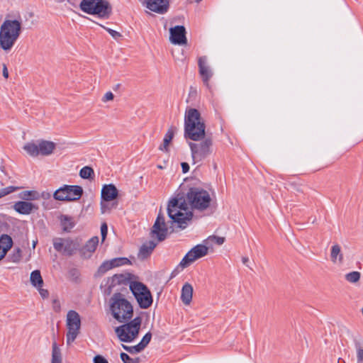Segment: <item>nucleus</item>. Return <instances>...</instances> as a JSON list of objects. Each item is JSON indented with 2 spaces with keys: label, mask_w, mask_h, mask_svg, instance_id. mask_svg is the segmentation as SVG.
<instances>
[{
  "label": "nucleus",
  "mask_w": 363,
  "mask_h": 363,
  "mask_svg": "<svg viewBox=\"0 0 363 363\" xmlns=\"http://www.w3.org/2000/svg\"><path fill=\"white\" fill-rule=\"evenodd\" d=\"M211 199L208 192L203 189L190 188L186 195L178 194L169 200L167 205V214L170 220L167 223L162 211H159L156 220L151 230V237L157 242L166 239L169 229H184L193 218V213L189 209L203 211L210 206Z\"/></svg>",
  "instance_id": "nucleus-1"
},
{
  "label": "nucleus",
  "mask_w": 363,
  "mask_h": 363,
  "mask_svg": "<svg viewBox=\"0 0 363 363\" xmlns=\"http://www.w3.org/2000/svg\"><path fill=\"white\" fill-rule=\"evenodd\" d=\"M205 124L201 114L196 108L186 111L184 117V137L194 141H199L205 136Z\"/></svg>",
  "instance_id": "nucleus-2"
},
{
  "label": "nucleus",
  "mask_w": 363,
  "mask_h": 363,
  "mask_svg": "<svg viewBox=\"0 0 363 363\" xmlns=\"http://www.w3.org/2000/svg\"><path fill=\"white\" fill-rule=\"evenodd\" d=\"M21 23L17 20H6L0 27V47L4 51L10 50L18 38Z\"/></svg>",
  "instance_id": "nucleus-3"
},
{
  "label": "nucleus",
  "mask_w": 363,
  "mask_h": 363,
  "mask_svg": "<svg viewBox=\"0 0 363 363\" xmlns=\"http://www.w3.org/2000/svg\"><path fill=\"white\" fill-rule=\"evenodd\" d=\"M110 309L113 318L120 323L130 320L133 314L131 303L121 293L114 294L110 298Z\"/></svg>",
  "instance_id": "nucleus-4"
},
{
  "label": "nucleus",
  "mask_w": 363,
  "mask_h": 363,
  "mask_svg": "<svg viewBox=\"0 0 363 363\" xmlns=\"http://www.w3.org/2000/svg\"><path fill=\"white\" fill-rule=\"evenodd\" d=\"M79 7L84 13L102 18H108L112 11L110 4L105 0H82Z\"/></svg>",
  "instance_id": "nucleus-5"
},
{
  "label": "nucleus",
  "mask_w": 363,
  "mask_h": 363,
  "mask_svg": "<svg viewBox=\"0 0 363 363\" xmlns=\"http://www.w3.org/2000/svg\"><path fill=\"white\" fill-rule=\"evenodd\" d=\"M140 325L141 318L136 317L128 323L117 327L115 332L121 341L130 342L138 336Z\"/></svg>",
  "instance_id": "nucleus-6"
},
{
  "label": "nucleus",
  "mask_w": 363,
  "mask_h": 363,
  "mask_svg": "<svg viewBox=\"0 0 363 363\" xmlns=\"http://www.w3.org/2000/svg\"><path fill=\"white\" fill-rule=\"evenodd\" d=\"M194 163L200 162L213 152V141L211 138H206L201 143H189Z\"/></svg>",
  "instance_id": "nucleus-7"
},
{
  "label": "nucleus",
  "mask_w": 363,
  "mask_h": 363,
  "mask_svg": "<svg viewBox=\"0 0 363 363\" xmlns=\"http://www.w3.org/2000/svg\"><path fill=\"white\" fill-rule=\"evenodd\" d=\"M82 194L83 189L80 186L65 184L54 192L53 197L57 201H75L82 197Z\"/></svg>",
  "instance_id": "nucleus-8"
},
{
  "label": "nucleus",
  "mask_w": 363,
  "mask_h": 363,
  "mask_svg": "<svg viewBox=\"0 0 363 363\" xmlns=\"http://www.w3.org/2000/svg\"><path fill=\"white\" fill-rule=\"evenodd\" d=\"M67 328L66 335L67 344L72 343L79 333L81 327V319L79 313L75 311H69L67 314Z\"/></svg>",
  "instance_id": "nucleus-9"
},
{
  "label": "nucleus",
  "mask_w": 363,
  "mask_h": 363,
  "mask_svg": "<svg viewBox=\"0 0 363 363\" xmlns=\"http://www.w3.org/2000/svg\"><path fill=\"white\" fill-rule=\"evenodd\" d=\"M208 247L207 245H197L191 248L184 257L180 262L182 267H186L192 262L200 259L208 254Z\"/></svg>",
  "instance_id": "nucleus-10"
},
{
  "label": "nucleus",
  "mask_w": 363,
  "mask_h": 363,
  "mask_svg": "<svg viewBox=\"0 0 363 363\" xmlns=\"http://www.w3.org/2000/svg\"><path fill=\"white\" fill-rule=\"evenodd\" d=\"M199 72L201 77L202 82L205 86L209 88V81L213 75V72L208 65L206 56L200 57L198 60Z\"/></svg>",
  "instance_id": "nucleus-11"
},
{
  "label": "nucleus",
  "mask_w": 363,
  "mask_h": 363,
  "mask_svg": "<svg viewBox=\"0 0 363 363\" xmlns=\"http://www.w3.org/2000/svg\"><path fill=\"white\" fill-rule=\"evenodd\" d=\"M170 41L175 45H184L186 43V30L183 26H176L171 28Z\"/></svg>",
  "instance_id": "nucleus-12"
},
{
  "label": "nucleus",
  "mask_w": 363,
  "mask_h": 363,
  "mask_svg": "<svg viewBox=\"0 0 363 363\" xmlns=\"http://www.w3.org/2000/svg\"><path fill=\"white\" fill-rule=\"evenodd\" d=\"M143 4L151 11L163 14L169 9L168 0H144Z\"/></svg>",
  "instance_id": "nucleus-13"
},
{
  "label": "nucleus",
  "mask_w": 363,
  "mask_h": 363,
  "mask_svg": "<svg viewBox=\"0 0 363 363\" xmlns=\"http://www.w3.org/2000/svg\"><path fill=\"white\" fill-rule=\"evenodd\" d=\"M118 191L112 184H104L101 189V197L105 201H111L118 197Z\"/></svg>",
  "instance_id": "nucleus-14"
},
{
  "label": "nucleus",
  "mask_w": 363,
  "mask_h": 363,
  "mask_svg": "<svg viewBox=\"0 0 363 363\" xmlns=\"http://www.w3.org/2000/svg\"><path fill=\"white\" fill-rule=\"evenodd\" d=\"M157 245V242H155L154 240H150L143 244L139 250L138 258L144 260L150 257Z\"/></svg>",
  "instance_id": "nucleus-15"
},
{
  "label": "nucleus",
  "mask_w": 363,
  "mask_h": 363,
  "mask_svg": "<svg viewBox=\"0 0 363 363\" xmlns=\"http://www.w3.org/2000/svg\"><path fill=\"white\" fill-rule=\"evenodd\" d=\"M140 307L143 309L149 308L152 303V297L150 290L146 288L139 296L135 297Z\"/></svg>",
  "instance_id": "nucleus-16"
},
{
  "label": "nucleus",
  "mask_w": 363,
  "mask_h": 363,
  "mask_svg": "<svg viewBox=\"0 0 363 363\" xmlns=\"http://www.w3.org/2000/svg\"><path fill=\"white\" fill-rule=\"evenodd\" d=\"M12 245L13 240L9 235L4 234L0 237V260L5 257Z\"/></svg>",
  "instance_id": "nucleus-17"
},
{
  "label": "nucleus",
  "mask_w": 363,
  "mask_h": 363,
  "mask_svg": "<svg viewBox=\"0 0 363 363\" xmlns=\"http://www.w3.org/2000/svg\"><path fill=\"white\" fill-rule=\"evenodd\" d=\"M38 145L40 155L43 156L51 155L55 148V143L48 140H40Z\"/></svg>",
  "instance_id": "nucleus-18"
},
{
  "label": "nucleus",
  "mask_w": 363,
  "mask_h": 363,
  "mask_svg": "<svg viewBox=\"0 0 363 363\" xmlns=\"http://www.w3.org/2000/svg\"><path fill=\"white\" fill-rule=\"evenodd\" d=\"M193 287L189 283H185L182 289L181 299L185 305H189L192 300Z\"/></svg>",
  "instance_id": "nucleus-19"
},
{
  "label": "nucleus",
  "mask_w": 363,
  "mask_h": 363,
  "mask_svg": "<svg viewBox=\"0 0 363 363\" xmlns=\"http://www.w3.org/2000/svg\"><path fill=\"white\" fill-rule=\"evenodd\" d=\"M35 206L28 201H18L14 204V209L21 214H29Z\"/></svg>",
  "instance_id": "nucleus-20"
},
{
  "label": "nucleus",
  "mask_w": 363,
  "mask_h": 363,
  "mask_svg": "<svg viewBox=\"0 0 363 363\" xmlns=\"http://www.w3.org/2000/svg\"><path fill=\"white\" fill-rule=\"evenodd\" d=\"M330 259L333 263H342L343 255L341 252L340 246L337 244L333 245L331 247Z\"/></svg>",
  "instance_id": "nucleus-21"
},
{
  "label": "nucleus",
  "mask_w": 363,
  "mask_h": 363,
  "mask_svg": "<svg viewBox=\"0 0 363 363\" xmlns=\"http://www.w3.org/2000/svg\"><path fill=\"white\" fill-rule=\"evenodd\" d=\"M130 274H115L112 277L110 278L111 286H113L116 284H126L127 283L130 284Z\"/></svg>",
  "instance_id": "nucleus-22"
},
{
  "label": "nucleus",
  "mask_w": 363,
  "mask_h": 363,
  "mask_svg": "<svg viewBox=\"0 0 363 363\" xmlns=\"http://www.w3.org/2000/svg\"><path fill=\"white\" fill-rule=\"evenodd\" d=\"M174 134V130L173 127H170L167 132L166 133L163 143L162 145H160L159 150L162 152H168L169 150V145L171 143Z\"/></svg>",
  "instance_id": "nucleus-23"
},
{
  "label": "nucleus",
  "mask_w": 363,
  "mask_h": 363,
  "mask_svg": "<svg viewBox=\"0 0 363 363\" xmlns=\"http://www.w3.org/2000/svg\"><path fill=\"white\" fill-rule=\"evenodd\" d=\"M38 143L30 142L24 145L23 150L31 157H37L40 155Z\"/></svg>",
  "instance_id": "nucleus-24"
},
{
  "label": "nucleus",
  "mask_w": 363,
  "mask_h": 363,
  "mask_svg": "<svg viewBox=\"0 0 363 363\" xmlns=\"http://www.w3.org/2000/svg\"><path fill=\"white\" fill-rule=\"evenodd\" d=\"M129 287L135 298L139 296L143 291L146 290L147 286L141 282L131 281Z\"/></svg>",
  "instance_id": "nucleus-25"
},
{
  "label": "nucleus",
  "mask_w": 363,
  "mask_h": 363,
  "mask_svg": "<svg viewBox=\"0 0 363 363\" xmlns=\"http://www.w3.org/2000/svg\"><path fill=\"white\" fill-rule=\"evenodd\" d=\"M60 222L62 229L65 231H69L74 226L73 218L67 215H62L60 216Z\"/></svg>",
  "instance_id": "nucleus-26"
},
{
  "label": "nucleus",
  "mask_w": 363,
  "mask_h": 363,
  "mask_svg": "<svg viewBox=\"0 0 363 363\" xmlns=\"http://www.w3.org/2000/svg\"><path fill=\"white\" fill-rule=\"evenodd\" d=\"M62 358L61 350L57 346L56 342H52V359L51 363H62Z\"/></svg>",
  "instance_id": "nucleus-27"
},
{
  "label": "nucleus",
  "mask_w": 363,
  "mask_h": 363,
  "mask_svg": "<svg viewBox=\"0 0 363 363\" xmlns=\"http://www.w3.org/2000/svg\"><path fill=\"white\" fill-rule=\"evenodd\" d=\"M30 282L35 287H42L43 284V280L39 270H34L30 274Z\"/></svg>",
  "instance_id": "nucleus-28"
},
{
  "label": "nucleus",
  "mask_w": 363,
  "mask_h": 363,
  "mask_svg": "<svg viewBox=\"0 0 363 363\" xmlns=\"http://www.w3.org/2000/svg\"><path fill=\"white\" fill-rule=\"evenodd\" d=\"M111 269H113V266L111 260L104 261L98 268L96 276L101 277Z\"/></svg>",
  "instance_id": "nucleus-29"
},
{
  "label": "nucleus",
  "mask_w": 363,
  "mask_h": 363,
  "mask_svg": "<svg viewBox=\"0 0 363 363\" xmlns=\"http://www.w3.org/2000/svg\"><path fill=\"white\" fill-rule=\"evenodd\" d=\"M99 243V238L95 236L89 239L84 246V250L89 252L95 251Z\"/></svg>",
  "instance_id": "nucleus-30"
},
{
  "label": "nucleus",
  "mask_w": 363,
  "mask_h": 363,
  "mask_svg": "<svg viewBox=\"0 0 363 363\" xmlns=\"http://www.w3.org/2000/svg\"><path fill=\"white\" fill-rule=\"evenodd\" d=\"M345 279L351 284H356L357 283L361 277V274L359 272L354 271L351 272L350 273H347L345 276Z\"/></svg>",
  "instance_id": "nucleus-31"
},
{
  "label": "nucleus",
  "mask_w": 363,
  "mask_h": 363,
  "mask_svg": "<svg viewBox=\"0 0 363 363\" xmlns=\"http://www.w3.org/2000/svg\"><path fill=\"white\" fill-rule=\"evenodd\" d=\"M110 260L113 268L130 264V261L126 257H116Z\"/></svg>",
  "instance_id": "nucleus-32"
},
{
  "label": "nucleus",
  "mask_w": 363,
  "mask_h": 363,
  "mask_svg": "<svg viewBox=\"0 0 363 363\" xmlns=\"http://www.w3.org/2000/svg\"><path fill=\"white\" fill-rule=\"evenodd\" d=\"M225 242V238L223 237H218L215 235L209 236L204 242L208 245L211 243H216L218 245H221Z\"/></svg>",
  "instance_id": "nucleus-33"
},
{
  "label": "nucleus",
  "mask_w": 363,
  "mask_h": 363,
  "mask_svg": "<svg viewBox=\"0 0 363 363\" xmlns=\"http://www.w3.org/2000/svg\"><path fill=\"white\" fill-rule=\"evenodd\" d=\"M94 174V170L91 167L86 166L81 169L79 176L82 179H90Z\"/></svg>",
  "instance_id": "nucleus-34"
},
{
  "label": "nucleus",
  "mask_w": 363,
  "mask_h": 363,
  "mask_svg": "<svg viewBox=\"0 0 363 363\" xmlns=\"http://www.w3.org/2000/svg\"><path fill=\"white\" fill-rule=\"evenodd\" d=\"M20 198L24 200H34L37 198V193L34 191H23L20 194Z\"/></svg>",
  "instance_id": "nucleus-35"
},
{
  "label": "nucleus",
  "mask_w": 363,
  "mask_h": 363,
  "mask_svg": "<svg viewBox=\"0 0 363 363\" xmlns=\"http://www.w3.org/2000/svg\"><path fill=\"white\" fill-rule=\"evenodd\" d=\"M74 250V245L72 242L69 240H65V243L62 250V252L67 255H72Z\"/></svg>",
  "instance_id": "nucleus-36"
},
{
  "label": "nucleus",
  "mask_w": 363,
  "mask_h": 363,
  "mask_svg": "<svg viewBox=\"0 0 363 363\" xmlns=\"http://www.w3.org/2000/svg\"><path fill=\"white\" fill-rule=\"evenodd\" d=\"M65 243V240H63L62 238H55L53 240L54 248L57 252H62Z\"/></svg>",
  "instance_id": "nucleus-37"
},
{
  "label": "nucleus",
  "mask_w": 363,
  "mask_h": 363,
  "mask_svg": "<svg viewBox=\"0 0 363 363\" xmlns=\"http://www.w3.org/2000/svg\"><path fill=\"white\" fill-rule=\"evenodd\" d=\"M121 358L123 363H139V358L133 359L126 353L122 352L121 353Z\"/></svg>",
  "instance_id": "nucleus-38"
},
{
  "label": "nucleus",
  "mask_w": 363,
  "mask_h": 363,
  "mask_svg": "<svg viewBox=\"0 0 363 363\" xmlns=\"http://www.w3.org/2000/svg\"><path fill=\"white\" fill-rule=\"evenodd\" d=\"M152 338V334L150 332L147 333L142 338L141 341L139 342L140 346L142 347V348L145 349L146 346L149 344Z\"/></svg>",
  "instance_id": "nucleus-39"
},
{
  "label": "nucleus",
  "mask_w": 363,
  "mask_h": 363,
  "mask_svg": "<svg viewBox=\"0 0 363 363\" xmlns=\"http://www.w3.org/2000/svg\"><path fill=\"white\" fill-rule=\"evenodd\" d=\"M108 201H105L104 200L101 199V203H100V206H101V213H108L111 211V208L112 207H116L117 206V204L116 203L115 205L113 204L111 206V207L109 206V204L108 203Z\"/></svg>",
  "instance_id": "nucleus-40"
},
{
  "label": "nucleus",
  "mask_w": 363,
  "mask_h": 363,
  "mask_svg": "<svg viewBox=\"0 0 363 363\" xmlns=\"http://www.w3.org/2000/svg\"><path fill=\"white\" fill-rule=\"evenodd\" d=\"M358 363H363V347L359 343L355 345Z\"/></svg>",
  "instance_id": "nucleus-41"
},
{
  "label": "nucleus",
  "mask_w": 363,
  "mask_h": 363,
  "mask_svg": "<svg viewBox=\"0 0 363 363\" xmlns=\"http://www.w3.org/2000/svg\"><path fill=\"white\" fill-rule=\"evenodd\" d=\"M101 26L103 27L112 36L113 38L118 40L119 38L121 37V34L119 32L116 31L109 28H106L101 25Z\"/></svg>",
  "instance_id": "nucleus-42"
},
{
  "label": "nucleus",
  "mask_w": 363,
  "mask_h": 363,
  "mask_svg": "<svg viewBox=\"0 0 363 363\" xmlns=\"http://www.w3.org/2000/svg\"><path fill=\"white\" fill-rule=\"evenodd\" d=\"M21 257V251L19 248L15 250V252L11 255V260L13 262H18Z\"/></svg>",
  "instance_id": "nucleus-43"
},
{
  "label": "nucleus",
  "mask_w": 363,
  "mask_h": 363,
  "mask_svg": "<svg viewBox=\"0 0 363 363\" xmlns=\"http://www.w3.org/2000/svg\"><path fill=\"white\" fill-rule=\"evenodd\" d=\"M16 189H17V187H15L13 186H10L3 189L0 193V197L6 196L10 193L13 192Z\"/></svg>",
  "instance_id": "nucleus-44"
},
{
  "label": "nucleus",
  "mask_w": 363,
  "mask_h": 363,
  "mask_svg": "<svg viewBox=\"0 0 363 363\" xmlns=\"http://www.w3.org/2000/svg\"><path fill=\"white\" fill-rule=\"evenodd\" d=\"M94 363H108V360L102 355L97 354L93 359Z\"/></svg>",
  "instance_id": "nucleus-45"
},
{
  "label": "nucleus",
  "mask_w": 363,
  "mask_h": 363,
  "mask_svg": "<svg viewBox=\"0 0 363 363\" xmlns=\"http://www.w3.org/2000/svg\"><path fill=\"white\" fill-rule=\"evenodd\" d=\"M108 233V227L106 223H103L101 226V238L102 241H104Z\"/></svg>",
  "instance_id": "nucleus-46"
},
{
  "label": "nucleus",
  "mask_w": 363,
  "mask_h": 363,
  "mask_svg": "<svg viewBox=\"0 0 363 363\" xmlns=\"http://www.w3.org/2000/svg\"><path fill=\"white\" fill-rule=\"evenodd\" d=\"M114 98V95L111 91L106 92L102 98L103 102H107L108 101H112Z\"/></svg>",
  "instance_id": "nucleus-47"
},
{
  "label": "nucleus",
  "mask_w": 363,
  "mask_h": 363,
  "mask_svg": "<svg viewBox=\"0 0 363 363\" xmlns=\"http://www.w3.org/2000/svg\"><path fill=\"white\" fill-rule=\"evenodd\" d=\"M143 350H144L143 348H142V347L140 346V344L138 343V345H135V346H132L130 347V353H136V352H140V351H142Z\"/></svg>",
  "instance_id": "nucleus-48"
},
{
  "label": "nucleus",
  "mask_w": 363,
  "mask_h": 363,
  "mask_svg": "<svg viewBox=\"0 0 363 363\" xmlns=\"http://www.w3.org/2000/svg\"><path fill=\"white\" fill-rule=\"evenodd\" d=\"M40 296L43 298H45L48 296L49 295V293H48V291L46 290V289H42V287H37Z\"/></svg>",
  "instance_id": "nucleus-49"
},
{
  "label": "nucleus",
  "mask_w": 363,
  "mask_h": 363,
  "mask_svg": "<svg viewBox=\"0 0 363 363\" xmlns=\"http://www.w3.org/2000/svg\"><path fill=\"white\" fill-rule=\"evenodd\" d=\"M53 309L55 312H59L60 311V302L57 300L53 301Z\"/></svg>",
  "instance_id": "nucleus-50"
},
{
  "label": "nucleus",
  "mask_w": 363,
  "mask_h": 363,
  "mask_svg": "<svg viewBox=\"0 0 363 363\" xmlns=\"http://www.w3.org/2000/svg\"><path fill=\"white\" fill-rule=\"evenodd\" d=\"M183 173H186L189 170V165L186 162H182L181 164Z\"/></svg>",
  "instance_id": "nucleus-51"
},
{
  "label": "nucleus",
  "mask_w": 363,
  "mask_h": 363,
  "mask_svg": "<svg viewBox=\"0 0 363 363\" xmlns=\"http://www.w3.org/2000/svg\"><path fill=\"white\" fill-rule=\"evenodd\" d=\"M3 76L6 79L9 77V72L5 64L3 65Z\"/></svg>",
  "instance_id": "nucleus-52"
},
{
  "label": "nucleus",
  "mask_w": 363,
  "mask_h": 363,
  "mask_svg": "<svg viewBox=\"0 0 363 363\" xmlns=\"http://www.w3.org/2000/svg\"><path fill=\"white\" fill-rule=\"evenodd\" d=\"M242 263H243L245 265H246L247 267H249V266L247 265V262H249V258H248V257H243L242 258Z\"/></svg>",
  "instance_id": "nucleus-53"
},
{
  "label": "nucleus",
  "mask_w": 363,
  "mask_h": 363,
  "mask_svg": "<svg viewBox=\"0 0 363 363\" xmlns=\"http://www.w3.org/2000/svg\"><path fill=\"white\" fill-rule=\"evenodd\" d=\"M123 347L124 348V350H125L126 351L130 352V347L123 345Z\"/></svg>",
  "instance_id": "nucleus-54"
},
{
  "label": "nucleus",
  "mask_w": 363,
  "mask_h": 363,
  "mask_svg": "<svg viewBox=\"0 0 363 363\" xmlns=\"http://www.w3.org/2000/svg\"><path fill=\"white\" fill-rule=\"evenodd\" d=\"M157 167L160 168V169L162 168V167L161 165H158Z\"/></svg>",
  "instance_id": "nucleus-55"
}]
</instances>
